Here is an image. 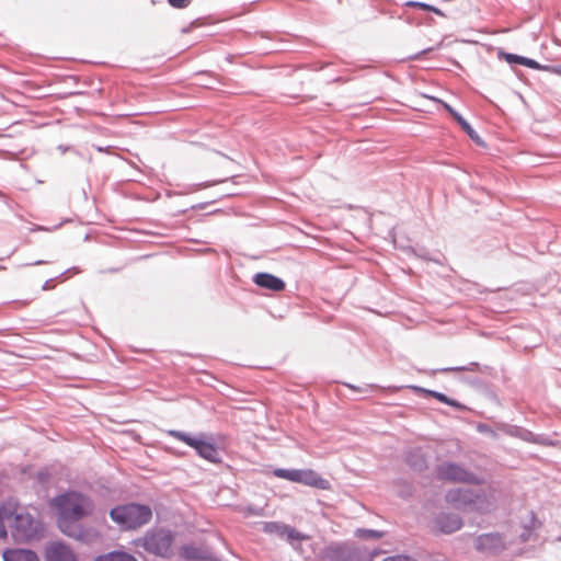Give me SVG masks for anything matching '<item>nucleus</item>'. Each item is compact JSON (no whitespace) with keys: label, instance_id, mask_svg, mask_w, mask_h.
<instances>
[{"label":"nucleus","instance_id":"nucleus-28","mask_svg":"<svg viewBox=\"0 0 561 561\" xmlns=\"http://www.w3.org/2000/svg\"><path fill=\"white\" fill-rule=\"evenodd\" d=\"M523 57L522 56H517V55H513V54H506L505 55V59L512 64V62H515V64H520V59Z\"/></svg>","mask_w":561,"mask_h":561},{"label":"nucleus","instance_id":"nucleus-21","mask_svg":"<svg viewBox=\"0 0 561 561\" xmlns=\"http://www.w3.org/2000/svg\"><path fill=\"white\" fill-rule=\"evenodd\" d=\"M283 538H286L289 542H294V541L305 540V539H307V536L297 531L295 528L286 525Z\"/></svg>","mask_w":561,"mask_h":561},{"label":"nucleus","instance_id":"nucleus-17","mask_svg":"<svg viewBox=\"0 0 561 561\" xmlns=\"http://www.w3.org/2000/svg\"><path fill=\"white\" fill-rule=\"evenodd\" d=\"M94 561H137L133 556L125 552H111L98 557Z\"/></svg>","mask_w":561,"mask_h":561},{"label":"nucleus","instance_id":"nucleus-8","mask_svg":"<svg viewBox=\"0 0 561 561\" xmlns=\"http://www.w3.org/2000/svg\"><path fill=\"white\" fill-rule=\"evenodd\" d=\"M478 496L474 493L465 488H457L448 491L446 494V501L457 507L472 506L473 508L480 510L481 506L477 502Z\"/></svg>","mask_w":561,"mask_h":561},{"label":"nucleus","instance_id":"nucleus-13","mask_svg":"<svg viewBox=\"0 0 561 561\" xmlns=\"http://www.w3.org/2000/svg\"><path fill=\"white\" fill-rule=\"evenodd\" d=\"M75 535H67L68 537L81 540L87 543H92L102 538L99 530L93 527L83 528L80 524L75 525Z\"/></svg>","mask_w":561,"mask_h":561},{"label":"nucleus","instance_id":"nucleus-33","mask_svg":"<svg viewBox=\"0 0 561 561\" xmlns=\"http://www.w3.org/2000/svg\"><path fill=\"white\" fill-rule=\"evenodd\" d=\"M249 512L253 515H262L261 510H249Z\"/></svg>","mask_w":561,"mask_h":561},{"label":"nucleus","instance_id":"nucleus-31","mask_svg":"<svg viewBox=\"0 0 561 561\" xmlns=\"http://www.w3.org/2000/svg\"><path fill=\"white\" fill-rule=\"evenodd\" d=\"M185 554L188 558H199V556L195 553L193 548H185Z\"/></svg>","mask_w":561,"mask_h":561},{"label":"nucleus","instance_id":"nucleus-25","mask_svg":"<svg viewBox=\"0 0 561 561\" xmlns=\"http://www.w3.org/2000/svg\"><path fill=\"white\" fill-rule=\"evenodd\" d=\"M520 65H525L531 69H538L539 68V64L536 61V60H533V59H529V58H522L520 59Z\"/></svg>","mask_w":561,"mask_h":561},{"label":"nucleus","instance_id":"nucleus-30","mask_svg":"<svg viewBox=\"0 0 561 561\" xmlns=\"http://www.w3.org/2000/svg\"><path fill=\"white\" fill-rule=\"evenodd\" d=\"M444 107L450 113V115L456 119L457 118V115H460L459 113H457L450 105H448L447 103H443Z\"/></svg>","mask_w":561,"mask_h":561},{"label":"nucleus","instance_id":"nucleus-5","mask_svg":"<svg viewBox=\"0 0 561 561\" xmlns=\"http://www.w3.org/2000/svg\"><path fill=\"white\" fill-rule=\"evenodd\" d=\"M173 536L171 531L164 529L148 531L144 538L139 540L146 551L156 556L167 557L171 550Z\"/></svg>","mask_w":561,"mask_h":561},{"label":"nucleus","instance_id":"nucleus-24","mask_svg":"<svg viewBox=\"0 0 561 561\" xmlns=\"http://www.w3.org/2000/svg\"><path fill=\"white\" fill-rule=\"evenodd\" d=\"M407 5L409 7H414V8H420L422 10H425V11H431V12H434L438 15H442V11L438 9V8H435L434 5H431V4H427V3H424V2H417V1H409L407 3Z\"/></svg>","mask_w":561,"mask_h":561},{"label":"nucleus","instance_id":"nucleus-19","mask_svg":"<svg viewBox=\"0 0 561 561\" xmlns=\"http://www.w3.org/2000/svg\"><path fill=\"white\" fill-rule=\"evenodd\" d=\"M408 462L416 470H423L426 467L425 458L420 451L411 453L408 456Z\"/></svg>","mask_w":561,"mask_h":561},{"label":"nucleus","instance_id":"nucleus-22","mask_svg":"<svg viewBox=\"0 0 561 561\" xmlns=\"http://www.w3.org/2000/svg\"><path fill=\"white\" fill-rule=\"evenodd\" d=\"M273 474L279 479H285L295 482L296 469L278 468L273 471Z\"/></svg>","mask_w":561,"mask_h":561},{"label":"nucleus","instance_id":"nucleus-4","mask_svg":"<svg viewBox=\"0 0 561 561\" xmlns=\"http://www.w3.org/2000/svg\"><path fill=\"white\" fill-rule=\"evenodd\" d=\"M168 434L170 436L185 443L190 447L194 448L196 450V453L202 458H204L213 463L221 462V457H220V454H219L217 447L213 443L206 440L205 434L192 436L187 433H184L181 431H175V430L169 431Z\"/></svg>","mask_w":561,"mask_h":561},{"label":"nucleus","instance_id":"nucleus-7","mask_svg":"<svg viewBox=\"0 0 561 561\" xmlns=\"http://www.w3.org/2000/svg\"><path fill=\"white\" fill-rule=\"evenodd\" d=\"M474 546L480 552L497 554L505 549L506 543L500 534H483L476 539Z\"/></svg>","mask_w":561,"mask_h":561},{"label":"nucleus","instance_id":"nucleus-18","mask_svg":"<svg viewBox=\"0 0 561 561\" xmlns=\"http://www.w3.org/2000/svg\"><path fill=\"white\" fill-rule=\"evenodd\" d=\"M457 123L460 125L461 129L476 142L482 144L479 135L474 131V129L470 126V124L461 116L457 115Z\"/></svg>","mask_w":561,"mask_h":561},{"label":"nucleus","instance_id":"nucleus-2","mask_svg":"<svg viewBox=\"0 0 561 561\" xmlns=\"http://www.w3.org/2000/svg\"><path fill=\"white\" fill-rule=\"evenodd\" d=\"M110 517L121 529L133 530L147 525L152 518V511L148 505L128 503L113 507Z\"/></svg>","mask_w":561,"mask_h":561},{"label":"nucleus","instance_id":"nucleus-12","mask_svg":"<svg viewBox=\"0 0 561 561\" xmlns=\"http://www.w3.org/2000/svg\"><path fill=\"white\" fill-rule=\"evenodd\" d=\"M254 283L260 287L274 291H280L285 288V283L280 278L267 273L256 274L254 276Z\"/></svg>","mask_w":561,"mask_h":561},{"label":"nucleus","instance_id":"nucleus-26","mask_svg":"<svg viewBox=\"0 0 561 561\" xmlns=\"http://www.w3.org/2000/svg\"><path fill=\"white\" fill-rule=\"evenodd\" d=\"M168 1L174 8H186L188 5V0H168Z\"/></svg>","mask_w":561,"mask_h":561},{"label":"nucleus","instance_id":"nucleus-34","mask_svg":"<svg viewBox=\"0 0 561 561\" xmlns=\"http://www.w3.org/2000/svg\"><path fill=\"white\" fill-rule=\"evenodd\" d=\"M553 71L561 76V66H557L553 68Z\"/></svg>","mask_w":561,"mask_h":561},{"label":"nucleus","instance_id":"nucleus-1","mask_svg":"<svg viewBox=\"0 0 561 561\" xmlns=\"http://www.w3.org/2000/svg\"><path fill=\"white\" fill-rule=\"evenodd\" d=\"M57 511V525L65 535H75V525L93 514L95 505L93 500L79 491H68L51 500Z\"/></svg>","mask_w":561,"mask_h":561},{"label":"nucleus","instance_id":"nucleus-11","mask_svg":"<svg viewBox=\"0 0 561 561\" xmlns=\"http://www.w3.org/2000/svg\"><path fill=\"white\" fill-rule=\"evenodd\" d=\"M462 522L454 514L442 515L436 519V527L444 534H451L459 530Z\"/></svg>","mask_w":561,"mask_h":561},{"label":"nucleus","instance_id":"nucleus-10","mask_svg":"<svg viewBox=\"0 0 561 561\" xmlns=\"http://www.w3.org/2000/svg\"><path fill=\"white\" fill-rule=\"evenodd\" d=\"M47 561H77L73 551L62 542H51L46 548Z\"/></svg>","mask_w":561,"mask_h":561},{"label":"nucleus","instance_id":"nucleus-14","mask_svg":"<svg viewBox=\"0 0 561 561\" xmlns=\"http://www.w3.org/2000/svg\"><path fill=\"white\" fill-rule=\"evenodd\" d=\"M4 561H39L38 556L28 549H9L3 552Z\"/></svg>","mask_w":561,"mask_h":561},{"label":"nucleus","instance_id":"nucleus-6","mask_svg":"<svg viewBox=\"0 0 561 561\" xmlns=\"http://www.w3.org/2000/svg\"><path fill=\"white\" fill-rule=\"evenodd\" d=\"M436 473L437 477L442 480L465 483L477 482V479L472 473L454 462H445L439 465L436 469Z\"/></svg>","mask_w":561,"mask_h":561},{"label":"nucleus","instance_id":"nucleus-15","mask_svg":"<svg viewBox=\"0 0 561 561\" xmlns=\"http://www.w3.org/2000/svg\"><path fill=\"white\" fill-rule=\"evenodd\" d=\"M411 388L415 392L431 396V397L437 399L438 401H440L443 403H446V404H448L450 407H454V408H456L458 410H465L466 409V407L463 404H461L460 402H458V401H456L454 399L448 398L446 394H444L442 392L434 391V390H428V389H425V388H422V387H417V386H412Z\"/></svg>","mask_w":561,"mask_h":561},{"label":"nucleus","instance_id":"nucleus-29","mask_svg":"<svg viewBox=\"0 0 561 561\" xmlns=\"http://www.w3.org/2000/svg\"><path fill=\"white\" fill-rule=\"evenodd\" d=\"M478 431L480 433H485V434H490L492 436H495L494 432L485 424H479L478 425Z\"/></svg>","mask_w":561,"mask_h":561},{"label":"nucleus","instance_id":"nucleus-23","mask_svg":"<svg viewBox=\"0 0 561 561\" xmlns=\"http://www.w3.org/2000/svg\"><path fill=\"white\" fill-rule=\"evenodd\" d=\"M356 536L363 539H378L382 537V533L373 529H357Z\"/></svg>","mask_w":561,"mask_h":561},{"label":"nucleus","instance_id":"nucleus-27","mask_svg":"<svg viewBox=\"0 0 561 561\" xmlns=\"http://www.w3.org/2000/svg\"><path fill=\"white\" fill-rule=\"evenodd\" d=\"M382 561H414L413 559L405 556H393L383 559Z\"/></svg>","mask_w":561,"mask_h":561},{"label":"nucleus","instance_id":"nucleus-20","mask_svg":"<svg viewBox=\"0 0 561 561\" xmlns=\"http://www.w3.org/2000/svg\"><path fill=\"white\" fill-rule=\"evenodd\" d=\"M285 527H286L285 524H280V523H276V522H270V523H265L264 524L263 530L265 533H267V534H275L278 537L283 538L284 537Z\"/></svg>","mask_w":561,"mask_h":561},{"label":"nucleus","instance_id":"nucleus-16","mask_svg":"<svg viewBox=\"0 0 561 561\" xmlns=\"http://www.w3.org/2000/svg\"><path fill=\"white\" fill-rule=\"evenodd\" d=\"M9 519H11V502L0 507V538H5L8 535Z\"/></svg>","mask_w":561,"mask_h":561},{"label":"nucleus","instance_id":"nucleus-3","mask_svg":"<svg viewBox=\"0 0 561 561\" xmlns=\"http://www.w3.org/2000/svg\"><path fill=\"white\" fill-rule=\"evenodd\" d=\"M9 528L15 540L27 541L39 537L42 524L24 508L11 503V519Z\"/></svg>","mask_w":561,"mask_h":561},{"label":"nucleus","instance_id":"nucleus-32","mask_svg":"<svg viewBox=\"0 0 561 561\" xmlns=\"http://www.w3.org/2000/svg\"><path fill=\"white\" fill-rule=\"evenodd\" d=\"M529 537H530V534L528 531L527 533L525 531L522 534V538L524 541L529 540Z\"/></svg>","mask_w":561,"mask_h":561},{"label":"nucleus","instance_id":"nucleus-9","mask_svg":"<svg viewBox=\"0 0 561 561\" xmlns=\"http://www.w3.org/2000/svg\"><path fill=\"white\" fill-rule=\"evenodd\" d=\"M295 482L320 490L330 489V482L312 469H296Z\"/></svg>","mask_w":561,"mask_h":561}]
</instances>
